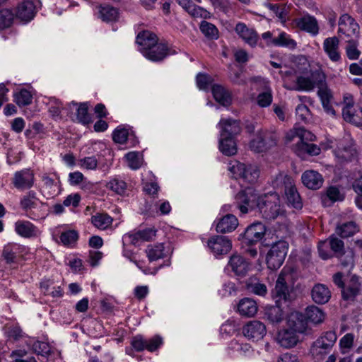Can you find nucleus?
<instances>
[{
	"mask_svg": "<svg viewBox=\"0 0 362 362\" xmlns=\"http://www.w3.org/2000/svg\"><path fill=\"white\" fill-rule=\"evenodd\" d=\"M356 154V148L351 143L340 144L337 148L334 150V155L341 163L352 160Z\"/></svg>",
	"mask_w": 362,
	"mask_h": 362,
	"instance_id": "29",
	"label": "nucleus"
},
{
	"mask_svg": "<svg viewBox=\"0 0 362 362\" xmlns=\"http://www.w3.org/2000/svg\"><path fill=\"white\" fill-rule=\"evenodd\" d=\"M12 182L20 190L30 189L34 184V173L30 169H23L15 173Z\"/></svg>",
	"mask_w": 362,
	"mask_h": 362,
	"instance_id": "14",
	"label": "nucleus"
},
{
	"mask_svg": "<svg viewBox=\"0 0 362 362\" xmlns=\"http://www.w3.org/2000/svg\"><path fill=\"white\" fill-rule=\"evenodd\" d=\"M358 230L359 227L354 221H349L337 226L335 232L337 235L345 238L354 235Z\"/></svg>",
	"mask_w": 362,
	"mask_h": 362,
	"instance_id": "38",
	"label": "nucleus"
},
{
	"mask_svg": "<svg viewBox=\"0 0 362 362\" xmlns=\"http://www.w3.org/2000/svg\"><path fill=\"white\" fill-rule=\"evenodd\" d=\"M167 252L163 243L148 245L146 249V253L150 262L164 258L167 256Z\"/></svg>",
	"mask_w": 362,
	"mask_h": 362,
	"instance_id": "35",
	"label": "nucleus"
},
{
	"mask_svg": "<svg viewBox=\"0 0 362 362\" xmlns=\"http://www.w3.org/2000/svg\"><path fill=\"white\" fill-rule=\"evenodd\" d=\"M330 249L337 257H341L344 254V244L343 240L339 239L334 235H332L327 239Z\"/></svg>",
	"mask_w": 362,
	"mask_h": 362,
	"instance_id": "46",
	"label": "nucleus"
},
{
	"mask_svg": "<svg viewBox=\"0 0 362 362\" xmlns=\"http://www.w3.org/2000/svg\"><path fill=\"white\" fill-rule=\"evenodd\" d=\"M238 226V218L233 214H227L219 219L216 230L218 233H230L234 230Z\"/></svg>",
	"mask_w": 362,
	"mask_h": 362,
	"instance_id": "30",
	"label": "nucleus"
},
{
	"mask_svg": "<svg viewBox=\"0 0 362 362\" xmlns=\"http://www.w3.org/2000/svg\"><path fill=\"white\" fill-rule=\"evenodd\" d=\"M337 337L334 332L327 331L322 333L312 344L310 353L315 358H322L332 349Z\"/></svg>",
	"mask_w": 362,
	"mask_h": 362,
	"instance_id": "5",
	"label": "nucleus"
},
{
	"mask_svg": "<svg viewBox=\"0 0 362 362\" xmlns=\"http://www.w3.org/2000/svg\"><path fill=\"white\" fill-rule=\"evenodd\" d=\"M279 135L274 129L260 130L250 143V148L257 153L265 152L276 146Z\"/></svg>",
	"mask_w": 362,
	"mask_h": 362,
	"instance_id": "3",
	"label": "nucleus"
},
{
	"mask_svg": "<svg viewBox=\"0 0 362 362\" xmlns=\"http://www.w3.org/2000/svg\"><path fill=\"white\" fill-rule=\"evenodd\" d=\"M15 231L23 238H30L37 235V228L28 221L19 220L15 223Z\"/></svg>",
	"mask_w": 362,
	"mask_h": 362,
	"instance_id": "28",
	"label": "nucleus"
},
{
	"mask_svg": "<svg viewBox=\"0 0 362 362\" xmlns=\"http://www.w3.org/2000/svg\"><path fill=\"white\" fill-rule=\"evenodd\" d=\"M323 49L332 62H339L341 59L339 51V40L337 37H329L323 42Z\"/></svg>",
	"mask_w": 362,
	"mask_h": 362,
	"instance_id": "18",
	"label": "nucleus"
},
{
	"mask_svg": "<svg viewBox=\"0 0 362 362\" xmlns=\"http://www.w3.org/2000/svg\"><path fill=\"white\" fill-rule=\"evenodd\" d=\"M305 186L311 189H317L323 183L322 176L317 171L310 170L304 172L301 177Z\"/></svg>",
	"mask_w": 362,
	"mask_h": 362,
	"instance_id": "26",
	"label": "nucleus"
},
{
	"mask_svg": "<svg viewBox=\"0 0 362 362\" xmlns=\"http://www.w3.org/2000/svg\"><path fill=\"white\" fill-rule=\"evenodd\" d=\"M266 228L264 224L257 222L249 226L243 235V242L245 244L252 245L259 242L264 237Z\"/></svg>",
	"mask_w": 362,
	"mask_h": 362,
	"instance_id": "13",
	"label": "nucleus"
},
{
	"mask_svg": "<svg viewBox=\"0 0 362 362\" xmlns=\"http://www.w3.org/2000/svg\"><path fill=\"white\" fill-rule=\"evenodd\" d=\"M141 242L144 241L141 240L138 230L126 233L122 237V244L124 246L127 245L128 244L136 245Z\"/></svg>",
	"mask_w": 362,
	"mask_h": 362,
	"instance_id": "55",
	"label": "nucleus"
},
{
	"mask_svg": "<svg viewBox=\"0 0 362 362\" xmlns=\"http://www.w3.org/2000/svg\"><path fill=\"white\" fill-rule=\"evenodd\" d=\"M257 104L262 107H266L271 105L272 102V94L271 90L261 93L257 96Z\"/></svg>",
	"mask_w": 362,
	"mask_h": 362,
	"instance_id": "62",
	"label": "nucleus"
},
{
	"mask_svg": "<svg viewBox=\"0 0 362 362\" xmlns=\"http://www.w3.org/2000/svg\"><path fill=\"white\" fill-rule=\"evenodd\" d=\"M211 90L214 99L222 105L228 106L231 103V95L223 86L214 85Z\"/></svg>",
	"mask_w": 362,
	"mask_h": 362,
	"instance_id": "34",
	"label": "nucleus"
},
{
	"mask_svg": "<svg viewBox=\"0 0 362 362\" xmlns=\"http://www.w3.org/2000/svg\"><path fill=\"white\" fill-rule=\"evenodd\" d=\"M76 119L83 124H88L91 122V116L88 112V105L86 103H81L78 105L76 112Z\"/></svg>",
	"mask_w": 362,
	"mask_h": 362,
	"instance_id": "51",
	"label": "nucleus"
},
{
	"mask_svg": "<svg viewBox=\"0 0 362 362\" xmlns=\"http://www.w3.org/2000/svg\"><path fill=\"white\" fill-rule=\"evenodd\" d=\"M208 246L215 255L228 253L232 247L230 240L226 236L214 235L207 242Z\"/></svg>",
	"mask_w": 362,
	"mask_h": 362,
	"instance_id": "16",
	"label": "nucleus"
},
{
	"mask_svg": "<svg viewBox=\"0 0 362 362\" xmlns=\"http://www.w3.org/2000/svg\"><path fill=\"white\" fill-rule=\"evenodd\" d=\"M362 291V280L358 276H352L341 290V296L345 300H354Z\"/></svg>",
	"mask_w": 362,
	"mask_h": 362,
	"instance_id": "15",
	"label": "nucleus"
},
{
	"mask_svg": "<svg viewBox=\"0 0 362 362\" xmlns=\"http://www.w3.org/2000/svg\"><path fill=\"white\" fill-rule=\"evenodd\" d=\"M32 95L30 91L22 89L14 94V101L19 106H26L32 103Z\"/></svg>",
	"mask_w": 362,
	"mask_h": 362,
	"instance_id": "50",
	"label": "nucleus"
},
{
	"mask_svg": "<svg viewBox=\"0 0 362 362\" xmlns=\"http://www.w3.org/2000/svg\"><path fill=\"white\" fill-rule=\"evenodd\" d=\"M100 18L103 21H114L117 18L118 12L117 10L110 6H103L100 9Z\"/></svg>",
	"mask_w": 362,
	"mask_h": 362,
	"instance_id": "48",
	"label": "nucleus"
},
{
	"mask_svg": "<svg viewBox=\"0 0 362 362\" xmlns=\"http://www.w3.org/2000/svg\"><path fill=\"white\" fill-rule=\"evenodd\" d=\"M21 253V246L16 243H9L2 250L1 258L7 264H16Z\"/></svg>",
	"mask_w": 362,
	"mask_h": 362,
	"instance_id": "25",
	"label": "nucleus"
},
{
	"mask_svg": "<svg viewBox=\"0 0 362 362\" xmlns=\"http://www.w3.org/2000/svg\"><path fill=\"white\" fill-rule=\"evenodd\" d=\"M129 132L127 129L122 127H117L112 134V139L115 142L123 144L128 138Z\"/></svg>",
	"mask_w": 362,
	"mask_h": 362,
	"instance_id": "59",
	"label": "nucleus"
},
{
	"mask_svg": "<svg viewBox=\"0 0 362 362\" xmlns=\"http://www.w3.org/2000/svg\"><path fill=\"white\" fill-rule=\"evenodd\" d=\"M32 349L35 353L42 356H47L51 353L49 344L44 341H35L32 345Z\"/></svg>",
	"mask_w": 362,
	"mask_h": 362,
	"instance_id": "56",
	"label": "nucleus"
},
{
	"mask_svg": "<svg viewBox=\"0 0 362 362\" xmlns=\"http://www.w3.org/2000/svg\"><path fill=\"white\" fill-rule=\"evenodd\" d=\"M259 197L252 188H246L235 195V206L245 214L257 206Z\"/></svg>",
	"mask_w": 362,
	"mask_h": 362,
	"instance_id": "7",
	"label": "nucleus"
},
{
	"mask_svg": "<svg viewBox=\"0 0 362 362\" xmlns=\"http://www.w3.org/2000/svg\"><path fill=\"white\" fill-rule=\"evenodd\" d=\"M276 340L281 346L288 349L297 344L299 337L295 332L288 327L279 332Z\"/></svg>",
	"mask_w": 362,
	"mask_h": 362,
	"instance_id": "24",
	"label": "nucleus"
},
{
	"mask_svg": "<svg viewBox=\"0 0 362 362\" xmlns=\"http://www.w3.org/2000/svg\"><path fill=\"white\" fill-rule=\"evenodd\" d=\"M272 44L277 47H284L290 49H294L296 47V42L292 39L290 35L285 32H281L279 35L272 40Z\"/></svg>",
	"mask_w": 362,
	"mask_h": 362,
	"instance_id": "39",
	"label": "nucleus"
},
{
	"mask_svg": "<svg viewBox=\"0 0 362 362\" xmlns=\"http://www.w3.org/2000/svg\"><path fill=\"white\" fill-rule=\"evenodd\" d=\"M317 249L319 256L322 259H328L332 257V252L330 249V245L329 244L327 239L320 242L318 244Z\"/></svg>",
	"mask_w": 362,
	"mask_h": 362,
	"instance_id": "54",
	"label": "nucleus"
},
{
	"mask_svg": "<svg viewBox=\"0 0 362 362\" xmlns=\"http://www.w3.org/2000/svg\"><path fill=\"white\" fill-rule=\"evenodd\" d=\"M91 222L98 229L105 230L111 226L112 218L107 214L98 213L91 217Z\"/></svg>",
	"mask_w": 362,
	"mask_h": 362,
	"instance_id": "43",
	"label": "nucleus"
},
{
	"mask_svg": "<svg viewBox=\"0 0 362 362\" xmlns=\"http://www.w3.org/2000/svg\"><path fill=\"white\" fill-rule=\"evenodd\" d=\"M338 34L344 35L349 39H358L360 36V27L350 15L344 13L339 19Z\"/></svg>",
	"mask_w": 362,
	"mask_h": 362,
	"instance_id": "9",
	"label": "nucleus"
},
{
	"mask_svg": "<svg viewBox=\"0 0 362 362\" xmlns=\"http://www.w3.org/2000/svg\"><path fill=\"white\" fill-rule=\"evenodd\" d=\"M219 150L224 155L228 156L235 155L237 153V145L235 138H232L231 136H220Z\"/></svg>",
	"mask_w": 362,
	"mask_h": 362,
	"instance_id": "37",
	"label": "nucleus"
},
{
	"mask_svg": "<svg viewBox=\"0 0 362 362\" xmlns=\"http://www.w3.org/2000/svg\"><path fill=\"white\" fill-rule=\"evenodd\" d=\"M296 88L295 90H296L310 91L314 89L313 83L310 77L299 76L296 78Z\"/></svg>",
	"mask_w": 362,
	"mask_h": 362,
	"instance_id": "53",
	"label": "nucleus"
},
{
	"mask_svg": "<svg viewBox=\"0 0 362 362\" xmlns=\"http://www.w3.org/2000/svg\"><path fill=\"white\" fill-rule=\"evenodd\" d=\"M288 248V243L284 240L277 241L272 245L266 257L267 264L269 269L276 270L282 265Z\"/></svg>",
	"mask_w": 362,
	"mask_h": 362,
	"instance_id": "6",
	"label": "nucleus"
},
{
	"mask_svg": "<svg viewBox=\"0 0 362 362\" xmlns=\"http://www.w3.org/2000/svg\"><path fill=\"white\" fill-rule=\"evenodd\" d=\"M125 158L131 169L137 170L141 166L143 158L139 152H129L125 155Z\"/></svg>",
	"mask_w": 362,
	"mask_h": 362,
	"instance_id": "49",
	"label": "nucleus"
},
{
	"mask_svg": "<svg viewBox=\"0 0 362 362\" xmlns=\"http://www.w3.org/2000/svg\"><path fill=\"white\" fill-rule=\"evenodd\" d=\"M264 315L265 317L272 323H278L283 320V310L279 303L266 307Z\"/></svg>",
	"mask_w": 362,
	"mask_h": 362,
	"instance_id": "41",
	"label": "nucleus"
},
{
	"mask_svg": "<svg viewBox=\"0 0 362 362\" xmlns=\"http://www.w3.org/2000/svg\"><path fill=\"white\" fill-rule=\"evenodd\" d=\"M267 7L273 11L275 15L281 20L285 21L286 18V10L284 4H267Z\"/></svg>",
	"mask_w": 362,
	"mask_h": 362,
	"instance_id": "58",
	"label": "nucleus"
},
{
	"mask_svg": "<svg viewBox=\"0 0 362 362\" xmlns=\"http://www.w3.org/2000/svg\"><path fill=\"white\" fill-rule=\"evenodd\" d=\"M243 333L248 339L259 341L267 333L266 326L258 320L250 321L243 327Z\"/></svg>",
	"mask_w": 362,
	"mask_h": 362,
	"instance_id": "12",
	"label": "nucleus"
},
{
	"mask_svg": "<svg viewBox=\"0 0 362 362\" xmlns=\"http://www.w3.org/2000/svg\"><path fill=\"white\" fill-rule=\"evenodd\" d=\"M320 147L316 144L303 141L296 143V152L298 156H303L304 153L310 156H317L320 153Z\"/></svg>",
	"mask_w": 362,
	"mask_h": 362,
	"instance_id": "40",
	"label": "nucleus"
},
{
	"mask_svg": "<svg viewBox=\"0 0 362 362\" xmlns=\"http://www.w3.org/2000/svg\"><path fill=\"white\" fill-rule=\"evenodd\" d=\"M107 187L117 194H122L126 190L127 184L122 180L115 178L107 183Z\"/></svg>",
	"mask_w": 362,
	"mask_h": 362,
	"instance_id": "57",
	"label": "nucleus"
},
{
	"mask_svg": "<svg viewBox=\"0 0 362 362\" xmlns=\"http://www.w3.org/2000/svg\"><path fill=\"white\" fill-rule=\"evenodd\" d=\"M49 112L52 117H59L63 108L62 103L55 98H52L49 102Z\"/></svg>",
	"mask_w": 362,
	"mask_h": 362,
	"instance_id": "60",
	"label": "nucleus"
},
{
	"mask_svg": "<svg viewBox=\"0 0 362 362\" xmlns=\"http://www.w3.org/2000/svg\"><path fill=\"white\" fill-rule=\"evenodd\" d=\"M162 343V339L158 336L146 339L141 335H137L132 338L131 345L136 351H142L146 349L153 352L156 351Z\"/></svg>",
	"mask_w": 362,
	"mask_h": 362,
	"instance_id": "11",
	"label": "nucleus"
},
{
	"mask_svg": "<svg viewBox=\"0 0 362 362\" xmlns=\"http://www.w3.org/2000/svg\"><path fill=\"white\" fill-rule=\"evenodd\" d=\"M136 42L139 46L140 52L143 54L144 50L147 51L158 43V38L155 34L149 31H143L138 34Z\"/></svg>",
	"mask_w": 362,
	"mask_h": 362,
	"instance_id": "31",
	"label": "nucleus"
},
{
	"mask_svg": "<svg viewBox=\"0 0 362 362\" xmlns=\"http://www.w3.org/2000/svg\"><path fill=\"white\" fill-rule=\"evenodd\" d=\"M257 303L250 298L240 300L238 305V310L243 316L252 317L257 313Z\"/></svg>",
	"mask_w": 362,
	"mask_h": 362,
	"instance_id": "33",
	"label": "nucleus"
},
{
	"mask_svg": "<svg viewBox=\"0 0 362 362\" xmlns=\"http://www.w3.org/2000/svg\"><path fill=\"white\" fill-rule=\"evenodd\" d=\"M36 13L35 6L31 1H25L20 4L16 10V16L25 23L31 21Z\"/></svg>",
	"mask_w": 362,
	"mask_h": 362,
	"instance_id": "22",
	"label": "nucleus"
},
{
	"mask_svg": "<svg viewBox=\"0 0 362 362\" xmlns=\"http://www.w3.org/2000/svg\"><path fill=\"white\" fill-rule=\"evenodd\" d=\"M77 239L78 233L75 230H68L60 235V240L65 245L74 243Z\"/></svg>",
	"mask_w": 362,
	"mask_h": 362,
	"instance_id": "64",
	"label": "nucleus"
},
{
	"mask_svg": "<svg viewBox=\"0 0 362 362\" xmlns=\"http://www.w3.org/2000/svg\"><path fill=\"white\" fill-rule=\"evenodd\" d=\"M200 30L204 35L210 40H216L218 38V30L212 23L203 21L200 24Z\"/></svg>",
	"mask_w": 362,
	"mask_h": 362,
	"instance_id": "47",
	"label": "nucleus"
},
{
	"mask_svg": "<svg viewBox=\"0 0 362 362\" xmlns=\"http://www.w3.org/2000/svg\"><path fill=\"white\" fill-rule=\"evenodd\" d=\"M168 54H170L169 49L166 45L162 43H156L148 50L143 51V55L152 62H160Z\"/></svg>",
	"mask_w": 362,
	"mask_h": 362,
	"instance_id": "20",
	"label": "nucleus"
},
{
	"mask_svg": "<svg viewBox=\"0 0 362 362\" xmlns=\"http://www.w3.org/2000/svg\"><path fill=\"white\" fill-rule=\"evenodd\" d=\"M14 14L8 8L0 10V29L8 28L13 20Z\"/></svg>",
	"mask_w": 362,
	"mask_h": 362,
	"instance_id": "52",
	"label": "nucleus"
},
{
	"mask_svg": "<svg viewBox=\"0 0 362 362\" xmlns=\"http://www.w3.org/2000/svg\"><path fill=\"white\" fill-rule=\"evenodd\" d=\"M342 105V117L344 120L357 127L362 125V107L355 105L354 99L351 94H344Z\"/></svg>",
	"mask_w": 362,
	"mask_h": 362,
	"instance_id": "4",
	"label": "nucleus"
},
{
	"mask_svg": "<svg viewBox=\"0 0 362 362\" xmlns=\"http://www.w3.org/2000/svg\"><path fill=\"white\" fill-rule=\"evenodd\" d=\"M286 276L284 271H281L272 291V296L275 299L276 303H280L281 300L286 301L289 298V288L286 284Z\"/></svg>",
	"mask_w": 362,
	"mask_h": 362,
	"instance_id": "17",
	"label": "nucleus"
},
{
	"mask_svg": "<svg viewBox=\"0 0 362 362\" xmlns=\"http://www.w3.org/2000/svg\"><path fill=\"white\" fill-rule=\"evenodd\" d=\"M312 298L317 304H325L329 301L331 292L328 287L324 284L315 285L311 291Z\"/></svg>",
	"mask_w": 362,
	"mask_h": 362,
	"instance_id": "32",
	"label": "nucleus"
},
{
	"mask_svg": "<svg viewBox=\"0 0 362 362\" xmlns=\"http://www.w3.org/2000/svg\"><path fill=\"white\" fill-rule=\"evenodd\" d=\"M272 185L275 189H284L288 205L296 209L303 206L301 198L294 185L293 178L283 173H279L272 180Z\"/></svg>",
	"mask_w": 362,
	"mask_h": 362,
	"instance_id": "2",
	"label": "nucleus"
},
{
	"mask_svg": "<svg viewBox=\"0 0 362 362\" xmlns=\"http://www.w3.org/2000/svg\"><path fill=\"white\" fill-rule=\"evenodd\" d=\"M228 268L237 276H244L249 270V263L240 255H233L230 257Z\"/></svg>",
	"mask_w": 362,
	"mask_h": 362,
	"instance_id": "21",
	"label": "nucleus"
},
{
	"mask_svg": "<svg viewBox=\"0 0 362 362\" xmlns=\"http://www.w3.org/2000/svg\"><path fill=\"white\" fill-rule=\"evenodd\" d=\"M296 25L300 30H304L313 36L319 33V25L317 19L312 16H305L297 20Z\"/></svg>",
	"mask_w": 362,
	"mask_h": 362,
	"instance_id": "27",
	"label": "nucleus"
},
{
	"mask_svg": "<svg viewBox=\"0 0 362 362\" xmlns=\"http://www.w3.org/2000/svg\"><path fill=\"white\" fill-rule=\"evenodd\" d=\"M347 45L345 47L346 55L350 60H356L361 55V51L358 49L359 38L349 39L346 40Z\"/></svg>",
	"mask_w": 362,
	"mask_h": 362,
	"instance_id": "42",
	"label": "nucleus"
},
{
	"mask_svg": "<svg viewBox=\"0 0 362 362\" xmlns=\"http://www.w3.org/2000/svg\"><path fill=\"white\" fill-rule=\"evenodd\" d=\"M235 30L245 43L252 47L257 45L259 35L253 28H248L243 23H238L235 26Z\"/></svg>",
	"mask_w": 362,
	"mask_h": 362,
	"instance_id": "19",
	"label": "nucleus"
},
{
	"mask_svg": "<svg viewBox=\"0 0 362 362\" xmlns=\"http://www.w3.org/2000/svg\"><path fill=\"white\" fill-rule=\"evenodd\" d=\"M317 95L320 98L325 111L329 115H335V110L331 104V100L332 99L331 90H321Z\"/></svg>",
	"mask_w": 362,
	"mask_h": 362,
	"instance_id": "44",
	"label": "nucleus"
},
{
	"mask_svg": "<svg viewBox=\"0 0 362 362\" xmlns=\"http://www.w3.org/2000/svg\"><path fill=\"white\" fill-rule=\"evenodd\" d=\"M221 128L220 136L235 138L240 132L241 128L238 120L232 119H221L218 123Z\"/></svg>",
	"mask_w": 362,
	"mask_h": 362,
	"instance_id": "23",
	"label": "nucleus"
},
{
	"mask_svg": "<svg viewBox=\"0 0 362 362\" xmlns=\"http://www.w3.org/2000/svg\"><path fill=\"white\" fill-rule=\"evenodd\" d=\"M98 161L95 156L85 157L78 160V165L81 168L87 170H95L98 166Z\"/></svg>",
	"mask_w": 362,
	"mask_h": 362,
	"instance_id": "61",
	"label": "nucleus"
},
{
	"mask_svg": "<svg viewBox=\"0 0 362 362\" xmlns=\"http://www.w3.org/2000/svg\"><path fill=\"white\" fill-rule=\"evenodd\" d=\"M307 322H310L314 325L320 324L324 321L325 313L323 311L317 306H308L305 309L304 315Z\"/></svg>",
	"mask_w": 362,
	"mask_h": 362,
	"instance_id": "36",
	"label": "nucleus"
},
{
	"mask_svg": "<svg viewBox=\"0 0 362 362\" xmlns=\"http://www.w3.org/2000/svg\"><path fill=\"white\" fill-rule=\"evenodd\" d=\"M288 325V328L297 334H302L306 336L313 334L312 328L308 325L304 315L300 313H292L289 317Z\"/></svg>",
	"mask_w": 362,
	"mask_h": 362,
	"instance_id": "10",
	"label": "nucleus"
},
{
	"mask_svg": "<svg viewBox=\"0 0 362 362\" xmlns=\"http://www.w3.org/2000/svg\"><path fill=\"white\" fill-rule=\"evenodd\" d=\"M11 356L15 358L14 362H37L33 356H26L25 350H15L12 352Z\"/></svg>",
	"mask_w": 362,
	"mask_h": 362,
	"instance_id": "63",
	"label": "nucleus"
},
{
	"mask_svg": "<svg viewBox=\"0 0 362 362\" xmlns=\"http://www.w3.org/2000/svg\"><path fill=\"white\" fill-rule=\"evenodd\" d=\"M311 81L313 83V87H317L320 93L321 90H329L326 84V76L322 70H316L311 74Z\"/></svg>",
	"mask_w": 362,
	"mask_h": 362,
	"instance_id": "45",
	"label": "nucleus"
},
{
	"mask_svg": "<svg viewBox=\"0 0 362 362\" xmlns=\"http://www.w3.org/2000/svg\"><path fill=\"white\" fill-rule=\"evenodd\" d=\"M229 170L233 173L235 179H242L247 183H255L259 176V170L254 165H245L235 162L229 167Z\"/></svg>",
	"mask_w": 362,
	"mask_h": 362,
	"instance_id": "8",
	"label": "nucleus"
},
{
	"mask_svg": "<svg viewBox=\"0 0 362 362\" xmlns=\"http://www.w3.org/2000/svg\"><path fill=\"white\" fill-rule=\"evenodd\" d=\"M257 207L262 216L268 221L274 220L284 214L280 204V197L276 192L260 195Z\"/></svg>",
	"mask_w": 362,
	"mask_h": 362,
	"instance_id": "1",
	"label": "nucleus"
}]
</instances>
